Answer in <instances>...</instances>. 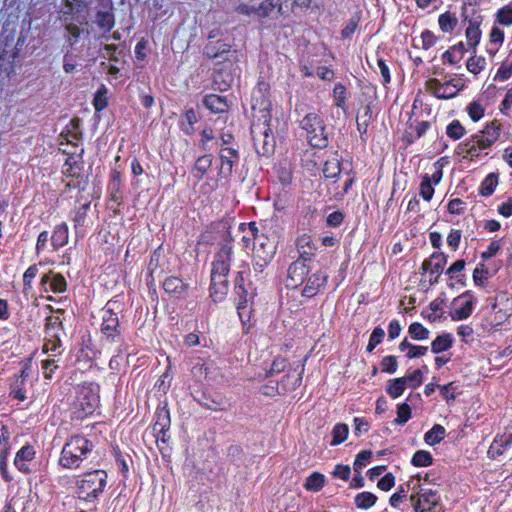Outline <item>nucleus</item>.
Instances as JSON below:
<instances>
[{"mask_svg":"<svg viewBox=\"0 0 512 512\" xmlns=\"http://www.w3.org/2000/svg\"><path fill=\"white\" fill-rule=\"evenodd\" d=\"M80 140V119L73 118L59 136V150L66 156L62 173L67 177H80L82 170L81 157L83 153Z\"/></svg>","mask_w":512,"mask_h":512,"instance_id":"obj_1","label":"nucleus"},{"mask_svg":"<svg viewBox=\"0 0 512 512\" xmlns=\"http://www.w3.org/2000/svg\"><path fill=\"white\" fill-rule=\"evenodd\" d=\"M232 249L230 243L222 245L213 262L210 294L215 302L222 300L228 291L227 275L230 270Z\"/></svg>","mask_w":512,"mask_h":512,"instance_id":"obj_2","label":"nucleus"},{"mask_svg":"<svg viewBox=\"0 0 512 512\" xmlns=\"http://www.w3.org/2000/svg\"><path fill=\"white\" fill-rule=\"evenodd\" d=\"M260 113L261 116L253 121L251 125V134L256 152L262 156H269L273 153L275 147V141L269 127L271 115L266 108L261 110Z\"/></svg>","mask_w":512,"mask_h":512,"instance_id":"obj_3","label":"nucleus"},{"mask_svg":"<svg viewBox=\"0 0 512 512\" xmlns=\"http://www.w3.org/2000/svg\"><path fill=\"white\" fill-rule=\"evenodd\" d=\"M92 449L93 443L85 437L72 436L62 448L59 464L67 469L77 468Z\"/></svg>","mask_w":512,"mask_h":512,"instance_id":"obj_4","label":"nucleus"},{"mask_svg":"<svg viewBox=\"0 0 512 512\" xmlns=\"http://www.w3.org/2000/svg\"><path fill=\"white\" fill-rule=\"evenodd\" d=\"M62 19L66 23L68 33L77 39L84 30L80 26L87 25L88 6L84 0H63Z\"/></svg>","mask_w":512,"mask_h":512,"instance_id":"obj_5","label":"nucleus"},{"mask_svg":"<svg viewBox=\"0 0 512 512\" xmlns=\"http://www.w3.org/2000/svg\"><path fill=\"white\" fill-rule=\"evenodd\" d=\"M253 236V269L262 272L264 267L273 259L276 252V244L273 239L264 234H258L255 223L249 224Z\"/></svg>","mask_w":512,"mask_h":512,"instance_id":"obj_6","label":"nucleus"},{"mask_svg":"<svg viewBox=\"0 0 512 512\" xmlns=\"http://www.w3.org/2000/svg\"><path fill=\"white\" fill-rule=\"evenodd\" d=\"M301 127L307 133V139L311 146L325 148L328 145V135L322 119L315 113L307 114L301 121Z\"/></svg>","mask_w":512,"mask_h":512,"instance_id":"obj_7","label":"nucleus"},{"mask_svg":"<svg viewBox=\"0 0 512 512\" xmlns=\"http://www.w3.org/2000/svg\"><path fill=\"white\" fill-rule=\"evenodd\" d=\"M96 364V344L90 332L81 337L76 355V366L82 373L93 369Z\"/></svg>","mask_w":512,"mask_h":512,"instance_id":"obj_8","label":"nucleus"},{"mask_svg":"<svg viewBox=\"0 0 512 512\" xmlns=\"http://www.w3.org/2000/svg\"><path fill=\"white\" fill-rule=\"evenodd\" d=\"M420 477L415 478V483L413 484L412 490H416L419 488V491L411 494L410 501L415 509V511L426 512L431 511L434 507H436L440 502V496L436 491L432 489H423L420 487Z\"/></svg>","mask_w":512,"mask_h":512,"instance_id":"obj_9","label":"nucleus"},{"mask_svg":"<svg viewBox=\"0 0 512 512\" xmlns=\"http://www.w3.org/2000/svg\"><path fill=\"white\" fill-rule=\"evenodd\" d=\"M96 409V393L92 387L83 386L77 396L74 416L76 419H84L92 415Z\"/></svg>","mask_w":512,"mask_h":512,"instance_id":"obj_10","label":"nucleus"},{"mask_svg":"<svg viewBox=\"0 0 512 512\" xmlns=\"http://www.w3.org/2000/svg\"><path fill=\"white\" fill-rule=\"evenodd\" d=\"M77 494L80 499L92 501L96 498V471H87L77 477Z\"/></svg>","mask_w":512,"mask_h":512,"instance_id":"obj_11","label":"nucleus"},{"mask_svg":"<svg viewBox=\"0 0 512 512\" xmlns=\"http://www.w3.org/2000/svg\"><path fill=\"white\" fill-rule=\"evenodd\" d=\"M40 290L43 293H64L67 290V281L61 273L49 270L41 277Z\"/></svg>","mask_w":512,"mask_h":512,"instance_id":"obj_12","label":"nucleus"},{"mask_svg":"<svg viewBox=\"0 0 512 512\" xmlns=\"http://www.w3.org/2000/svg\"><path fill=\"white\" fill-rule=\"evenodd\" d=\"M447 263V256L444 253L434 252L428 259L422 263V269L430 274V284L438 282L439 277Z\"/></svg>","mask_w":512,"mask_h":512,"instance_id":"obj_13","label":"nucleus"},{"mask_svg":"<svg viewBox=\"0 0 512 512\" xmlns=\"http://www.w3.org/2000/svg\"><path fill=\"white\" fill-rule=\"evenodd\" d=\"M118 308V304L116 301H109L105 307L102 309V333L107 336V338H114L118 328V317L114 312V309Z\"/></svg>","mask_w":512,"mask_h":512,"instance_id":"obj_14","label":"nucleus"},{"mask_svg":"<svg viewBox=\"0 0 512 512\" xmlns=\"http://www.w3.org/2000/svg\"><path fill=\"white\" fill-rule=\"evenodd\" d=\"M35 457V447L30 443H26L16 452L13 461L14 466L19 472L25 475L31 474L32 469L30 467V463L35 459Z\"/></svg>","mask_w":512,"mask_h":512,"instance_id":"obj_15","label":"nucleus"},{"mask_svg":"<svg viewBox=\"0 0 512 512\" xmlns=\"http://www.w3.org/2000/svg\"><path fill=\"white\" fill-rule=\"evenodd\" d=\"M451 84L448 80L442 83L436 78H430L425 82V88L438 99H450L456 96V90L451 88Z\"/></svg>","mask_w":512,"mask_h":512,"instance_id":"obj_16","label":"nucleus"},{"mask_svg":"<svg viewBox=\"0 0 512 512\" xmlns=\"http://www.w3.org/2000/svg\"><path fill=\"white\" fill-rule=\"evenodd\" d=\"M219 158L221 161L219 174L222 177L227 178L232 174L233 166L238 161L239 153L234 148L221 147L219 151Z\"/></svg>","mask_w":512,"mask_h":512,"instance_id":"obj_17","label":"nucleus"},{"mask_svg":"<svg viewBox=\"0 0 512 512\" xmlns=\"http://www.w3.org/2000/svg\"><path fill=\"white\" fill-rule=\"evenodd\" d=\"M309 272L306 261L297 259L288 268V286L297 287L302 284Z\"/></svg>","mask_w":512,"mask_h":512,"instance_id":"obj_18","label":"nucleus"},{"mask_svg":"<svg viewBox=\"0 0 512 512\" xmlns=\"http://www.w3.org/2000/svg\"><path fill=\"white\" fill-rule=\"evenodd\" d=\"M65 314L64 309L55 310V314L49 315L45 319V335L55 338V336H60L61 332H63V320Z\"/></svg>","mask_w":512,"mask_h":512,"instance_id":"obj_19","label":"nucleus"},{"mask_svg":"<svg viewBox=\"0 0 512 512\" xmlns=\"http://www.w3.org/2000/svg\"><path fill=\"white\" fill-rule=\"evenodd\" d=\"M89 209H90V203H84L83 205H81V207H79L77 209V211L75 213L73 221H74V227H75V230H76V233L78 236L79 235L84 236L85 232H86V227L93 225L92 220L86 219L87 212Z\"/></svg>","mask_w":512,"mask_h":512,"instance_id":"obj_20","label":"nucleus"},{"mask_svg":"<svg viewBox=\"0 0 512 512\" xmlns=\"http://www.w3.org/2000/svg\"><path fill=\"white\" fill-rule=\"evenodd\" d=\"M512 445V431L505 432L497 437L489 447L488 454L492 458H496L504 453V451Z\"/></svg>","mask_w":512,"mask_h":512,"instance_id":"obj_21","label":"nucleus"},{"mask_svg":"<svg viewBox=\"0 0 512 512\" xmlns=\"http://www.w3.org/2000/svg\"><path fill=\"white\" fill-rule=\"evenodd\" d=\"M296 246L299 253V259L308 261L315 254L316 247L312 242L311 237L308 235L304 234L298 237L296 241Z\"/></svg>","mask_w":512,"mask_h":512,"instance_id":"obj_22","label":"nucleus"},{"mask_svg":"<svg viewBox=\"0 0 512 512\" xmlns=\"http://www.w3.org/2000/svg\"><path fill=\"white\" fill-rule=\"evenodd\" d=\"M69 229L65 222H62L54 227L53 233L50 237L51 244L55 250L64 247L68 243Z\"/></svg>","mask_w":512,"mask_h":512,"instance_id":"obj_23","label":"nucleus"},{"mask_svg":"<svg viewBox=\"0 0 512 512\" xmlns=\"http://www.w3.org/2000/svg\"><path fill=\"white\" fill-rule=\"evenodd\" d=\"M327 279H328V275H326V274H320V273L312 274L308 278L307 284L303 289V292H302L303 295L306 297L314 296L317 293V291H319V289L325 285V283L327 282Z\"/></svg>","mask_w":512,"mask_h":512,"instance_id":"obj_24","label":"nucleus"},{"mask_svg":"<svg viewBox=\"0 0 512 512\" xmlns=\"http://www.w3.org/2000/svg\"><path fill=\"white\" fill-rule=\"evenodd\" d=\"M462 298H469V299H467L465 301V303L461 307L456 308L454 310L453 314L451 315L453 320H463V319H466V318H468L471 315V313L473 311V306L475 304V300L470 295V293L469 292L463 293L461 296L456 298L454 300V302H456V301H458L459 299H462Z\"/></svg>","mask_w":512,"mask_h":512,"instance_id":"obj_25","label":"nucleus"},{"mask_svg":"<svg viewBox=\"0 0 512 512\" xmlns=\"http://www.w3.org/2000/svg\"><path fill=\"white\" fill-rule=\"evenodd\" d=\"M204 105L214 113H223L228 108V103L225 97L211 94L204 98Z\"/></svg>","mask_w":512,"mask_h":512,"instance_id":"obj_26","label":"nucleus"},{"mask_svg":"<svg viewBox=\"0 0 512 512\" xmlns=\"http://www.w3.org/2000/svg\"><path fill=\"white\" fill-rule=\"evenodd\" d=\"M25 381L13 375L9 384V395L13 399L23 402L27 399Z\"/></svg>","mask_w":512,"mask_h":512,"instance_id":"obj_27","label":"nucleus"},{"mask_svg":"<svg viewBox=\"0 0 512 512\" xmlns=\"http://www.w3.org/2000/svg\"><path fill=\"white\" fill-rule=\"evenodd\" d=\"M164 290L169 294L180 297L186 290V284L178 277H168L163 282Z\"/></svg>","mask_w":512,"mask_h":512,"instance_id":"obj_28","label":"nucleus"},{"mask_svg":"<svg viewBox=\"0 0 512 512\" xmlns=\"http://www.w3.org/2000/svg\"><path fill=\"white\" fill-rule=\"evenodd\" d=\"M230 51V45L221 41L209 42L204 47V54L212 59L221 57L223 54Z\"/></svg>","mask_w":512,"mask_h":512,"instance_id":"obj_29","label":"nucleus"},{"mask_svg":"<svg viewBox=\"0 0 512 512\" xmlns=\"http://www.w3.org/2000/svg\"><path fill=\"white\" fill-rule=\"evenodd\" d=\"M275 9L278 13H282V0H265L257 7V16L269 17Z\"/></svg>","mask_w":512,"mask_h":512,"instance_id":"obj_30","label":"nucleus"},{"mask_svg":"<svg viewBox=\"0 0 512 512\" xmlns=\"http://www.w3.org/2000/svg\"><path fill=\"white\" fill-rule=\"evenodd\" d=\"M211 165H212V155L207 154V155H202V156L198 157L196 159V162H195V165L193 168L194 176L198 180H201L203 178V176L205 175V173L208 171V169L211 167Z\"/></svg>","mask_w":512,"mask_h":512,"instance_id":"obj_31","label":"nucleus"},{"mask_svg":"<svg viewBox=\"0 0 512 512\" xmlns=\"http://www.w3.org/2000/svg\"><path fill=\"white\" fill-rule=\"evenodd\" d=\"M464 52L465 46L460 42L445 51L442 55V59L450 64H456L463 58Z\"/></svg>","mask_w":512,"mask_h":512,"instance_id":"obj_32","label":"nucleus"},{"mask_svg":"<svg viewBox=\"0 0 512 512\" xmlns=\"http://www.w3.org/2000/svg\"><path fill=\"white\" fill-rule=\"evenodd\" d=\"M38 265H30L23 273V293L29 295L33 289V281L38 274Z\"/></svg>","mask_w":512,"mask_h":512,"instance_id":"obj_33","label":"nucleus"},{"mask_svg":"<svg viewBox=\"0 0 512 512\" xmlns=\"http://www.w3.org/2000/svg\"><path fill=\"white\" fill-rule=\"evenodd\" d=\"M480 150V147H478V144H476L472 137L458 145V153L463 154L464 158L470 157L473 159L474 157H478Z\"/></svg>","mask_w":512,"mask_h":512,"instance_id":"obj_34","label":"nucleus"},{"mask_svg":"<svg viewBox=\"0 0 512 512\" xmlns=\"http://www.w3.org/2000/svg\"><path fill=\"white\" fill-rule=\"evenodd\" d=\"M497 184L498 176L496 174L487 175L480 185V194L485 197L492 195Z\"/></svg>","mask_w":512,"mask_h":512,"instance_id":"obj_35","label":"nucleus"},{"mask_svg":"<svg viewBox=\"0 0 512 512\" xmlns=\"http://www.w3.org/2000/svg\"><path fill=\"white\" fill-rule=\"evenodd\" d=\"M406 386V379L400 377L396 379L389 380L388 387H387V393L392 398H398L401 396L405 390Z\"/></svg>","mask_w":512,"mask_h":512,"instance_id":"obj_36","label":"nucleus"},{"mask_svg":"<svg viewBox=\"0 0 512 512\" xmlns=\"http://www.w3.org/2000/svg\"><path fill=\"white\" fill-rule=\"evenodd\" d=\"M377 497L371 492H361L354 498L355 505L360 509H368L376 503Z\"/></svg>","mask_w":512,"mask_h":512,"instance_id":"obj_37","label":"nucleus"},{"mask_svg":"<svg viewBox=\"0 0 512 512\" xmlns=\"http://www.w3.org/2000/svg\"><path fill=\"white\" fill-rule=\"evenodd\" d=\"M444 436L445 428L439 424H435L432 429L425 434L424 439L428 444L434 445L439 443Z\"/></svg>","mask_w":512,"mask_h":512,"instance_id":"obj_38","label":"nucleus"},{"mask_svg":"<svg viewBox=\"0 0 512 512\" xmlns=\"http://www.w3.org/2000/svg\"><path fill=\"white\" fill-rule=\"evenodd\" d=\"M325 483V476L321 473L314 472L307 479L304 487L310 491H319Z\"/></svg>","mask_w":512,"mask_h":512,"instance_id":"obj_39","label":"nucleus"},{"mask_svg":"<svg viewBox=\"0 0 512 512\" xmlns=\"http://www.w3.org/2000/svg\"><path fill=\"white\" fill-rule=\"evenodd\" d=\"M170 425V418H169V412L165 409H161L157 413V420L154 424V431L159 434L163 433L165 434L166 428H168Z\"/></svg>","mask_w":512,"mask_h":512,"instance_id":"obj_40","label":"nucleus"},{"mask_svg":"<svg viewBox=\"0 0 512 512\" xmlns=\"http://www.w3.org/2000/svg\"><path fill=\"white\" fill-rule=\"evenodd\" d=\"M438 22L443 32H452L456 27L458 20L453 14L446 12L440 15Z\"/></svg>","mask_w":512,"mask_h":512,"instance_id":"obj_41","label":"nucleus"},{"mask_svg":"<svg viewBox=\"0 0 512 512\" xmlns=\"http://www.w3.org/2000/svg\"><path fill=\"white\" fill-rule=\"evenodd\" d=\"M198 117L196 115V112L193 109H188L185 112L184 118L182 120L181 126L182 130L186 134H192L194 131L193 125L197 122Z\"/></svg>","mask_w":512,"mask_h":512,"instance_id":"obj_42","label":"nucleus"},{"mask_svg":"<svg viewBox=\"0 0 512 512\" xmlns=\"http://www.w3.org/2000/svg\"><path fill=\"white\" fill-rule=\"evenodd\" d=\"M408 332L414 340H426L429 338V330L422 324L414 322L409 326Z\"/></svg>","mask_w":512,"mask_h":512,"instance_id":"obj_43","label":"nucleus"},{"mask_svg":"<svg viewBox=\"0 0 512 512\" xmlns=\"http://www.w3.org/2000/svg\"><path fill=\"white\" fill-rule=\"evenodd\" d=\"M452 345V339L449 335H440L431 343L433 353H440L449 349Z\"/></svg>","mask_w":512,"mask_h":512,"instance_id":"obj_44","label":"nucleus"},{"mask_svg":"<svg viewBox=\"0 0 512 512\" xmlns=\"http://www.w3.org/2000/svg\"><path fill=\"white\" fill-rule=\"evenodd\" d=\"M466 37L470 46L475 47L480 42L481 31L479 29V25L476 22H470L466 29Z\"/></svg>","mask_w":512,"mask_h":512,"instance_id":"obj_45","label":"nucleus"},{"mask_svg":"<svg viewBox=\"0 0 512 512\" xmlns=\"http://www.w3.org/2000/svg\"><path fill=\"white\" fill-rule=\"evenodd\" d=\"M341 172L340 162L337 158H332L324 163L323 174L327 178H334Z\"/></svg>","mask_w":512,"mask_h":512,"instance_id":"obj_46","label":"nucleus"},{"mask_svg":"<svg viewBox=\"0 0 512 512\" xmlns=\"http://www.w3.org/2000/svg\"><path fill=\"white\" fill-rule=\"evenodd\" d=\"M415 483V478L409 481L405 486H401L399 490L390 497V504L398 507L402 500L406 497L407 492L412 489L411 484Z\"/></svg>","mask_w":512,"mask_h":512,"instance_id":"obj_47","label":"nucleus"},{"mask_svg":"<svg viewBox=\"0 0 512 512\" xmlns=\"http://www.w3.org/2000/svg\"><path fill=\"white\" fill-rule=\"evenodd\" d=\"M349 428L346 424H337L333 428V440L331 442V445H338L342 443L348 435Z\"/></svg>","mask_w":512,"mask_h":512,"instance_id":"obj_48","label":"nucleus"},{"mask_svg":"<svg viewBox=\"0 0 512 512\" xmlns=\"http://www.w3.org/2000/svg\"><path fill=\"white\" fill-rule=\"evenodd\" d=\"M486 65V60L484 57H476L472 56L468 59L466 63L467 70L473 74L480 73Z\"/></svg>","mask_w":512,"mask_h":512,"instance_id":"obj_49","label":"nucleus"},{"mask_svg":"<svg viewBox=\"0 0 512 512\" xmlns=\"http://www.w3.org/2000/svg\"><path fill=\"white\" fill-rule=\"evenodd\" d=\"M482 135H484L486 139H488V142H496L500 136V125L497 124L495 121H492L486 126V128L482 132Z\"/></svg>","mask_w":512,"mask_h":512,"instance_id":"obj_50","label":"nucleus"},{"mask_svg":"<svg viewBox=\"0 0 512 512\" xmlns=\"http://www.w3.org/2000/svg\"><path fill=\"white\" fill-rule=\"evenodd\" d=\"M432 463V456L429 452L424 450L417 451L412 458V464L415 466L423 467Z\"/></svg>","mask_w":512,"mask_h":512,"instance_id":"obj_51","label":"nucleus"},{"mask_svg":"<svg viewBox=\"0 0 512 512\" xmlns=\"http://www.w3.org/2000/svg\"><path fill=\"white\" fill-rule=\"evenodd\" d=\"M62 345L60 336H55V338L45 336L44 344L42 346L43 353L56 352Z\"/></svg>","mask_w":512,"mask_h":512,"instance_id":"obj_52","label":"nucleus"},{"mask_svg":"<svg viewBox=\"0 0 512 512\" xmlns=\"http://www.w3.org/2000/svg\"><path fill=\"white\" fill-rule=\"evenodd\" d=\"M114 25V16L110 12H98V28L103 29L104 32L109 31Z\"/></svg>","mask_w":512,"mask_h":512,"instance_id":"obj_53","label":"nucleus"},{"mask_svg":"<svg viewBox=\"0 0 512 512\" xmlns=\"http://www.w3.org/2000/svg\"><path fill=\"white\" fill-rule=\"evenodd\" d=\"M434 194V188L431 185V178L426 174L420 185V195L424 200L430 201Z\"/></svg>","mask_w":512,"mask_h":512,"instance_id":"obj_54","label":"nucleus"},{"mask_svg":"<svg viewBox=\"0 0 512 512\" xmlns=\"http://www.w3.org/2000/svg\"><path fill=\"white\" fill-rule=\"evenodd\" d=\"M335 105L344 109L346 100V89L341 83H337L333 89Z\"/></svg>","mask_w":512,"mask_h":512,"instance_id":"obj_55","label":"nucleus"},{"mask_svg":"<svg viewBox=\"0 0 512 512\" xmlns=\"http://www.w3.org/2000/svg\"><path fill=\"white\" fill-rule=\"evenodd\" d=\"M446 132L450 138L458 140L464 135L465 129L459 121L454 120L447 126Z\"/></svg>","mask_w":512,"mask_h":512,"instance_id":"obj_56","label":"nucleus"},{"mask_svg":"<svg viewBox=\"0 0 512 512\" xmlns=\"http://www.w3.org/2000/svg\"><path fill=\"white\" fill-rule=\"evenodd\" d=\"M385 332L382 328L376 327L370 335L369 343L367 345V351L372 352L374 348L381 343Z\"/></svg>","mask_w":512,"mask_h":512,"instance_id":"obj_57","label":"nucleus"},{"mask_svg":"<svg viewBox=\"0 0 512 512\" xmlns=\"http://www.w3.org/2000/svg\"><path fill=\"white\" fill-rule=\"evenodd\" d=\"M410 417H411L410 406L406 403L398 405L397 418L395 419V421L398 424L403 425L410 419Z\"/></svg>","mask_w":512,"mask_h":512,"instance_id":"obj_58","label":"nucleus"},{"mask_svg":"<svg viewBox=\"0 0 512 512\" xmlns=\"http://www.w3.org/2000/svg\"><path fill=\"white\" fill-rule=\"evenodd\" d=\"M372 453L370 451L360 452L354 462V470L357 474L361 473V470L367 465Z\"/></svg>","mask_w":512,"mask_h":512,"instance_id":"obj_59","label":"nucleus"},{"mask_svg":"<svg viewBox=\"0 0 512 512\" xmlns=\"http://www.w3.org/2000/svg\"><path fill=\"white\" fill-rule=\"evenodd\" d=\"M497 21L501 25L509 26L512 24V7L505 6L498 10L497 12Z\"/></svg>","mask_w":512,"mask_h":512,"instance_id":"obj_60","label":"nucleus"},{"mask_svg":"<svg viewBox=\"0 0 512 512\" xmlns=\"http://www.w3.org/2000/svg\"><path fill=\"white\" fill-rule=\"evenodd\" d=\"M398 367L397 358L395 356H386L381 361V368L383 372L393 374Z\"/></svg>","mask_w":512,"mask_h":512,"instance_id":"obj_61","label":"nucleus"},{"mask_svg":"<svg viewBox=\"0 0 512 512\" xmlns=\"http://www.w3.org/2000/svg\"><path fill=\"white\" fill-rule=\"evenodd\" d=\"M41 364L44 370V378L47 380L52 379L55 370L58 368L56 361L54 359H46Z\"/></svg>","mask_w":512,"mask_h":512,"instance_id":"obj_62","label":"nucleus"},{"mask_svg":"<svg viewBox=\"0 0 512 512\" xmlns=\"http://www.w3.org/2000/svg\"><path fill=\"white\" fill-rule=\"evenodd\" d=\"M403 378L406 379V384H408L409 387L416 388L422 383V371L417 369Z\"/></svg>","mask_w":512,"mask_h":512,"instance_id":"obj_63","label":"nucleus"},{"mask_svg":"<svg viewBox=\"0 0 512 512\" xmlns=\"http://www.w3.org/2000/svg\"><path fill=\"white\" fill-rule=\"evenodd\" d=\"M468 114L473 121H478L484 115V109L479 103L472 102L468 106Z\"/></svg>","mask_w":512,"mask_h":512,"instance_id":"obj_64","label":"nucleus"}]
</instances>
